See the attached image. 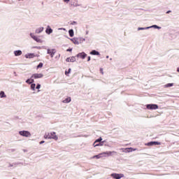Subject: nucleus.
<instances>
[{
    "mask_svg": "<svg viewBox=\"0 0 179 179\" xmlns=\"http://www.w3.org/2000/svg\"><path fill=\"white\" fill-rule=\"evenodd\" d=\"M45 139H54L55 141H58V136L55 131L50 133H46L44 136Z\"/></svg>",
    "mask_w": 179,
    "mask_h": 179,
    "instance_id": "nucleus-1",
    "label": "nucleus"
},
{
    "mask_svg": "<svg viewBox=\"0 0 179 179\" xmlns=\"http://www.w3.org/2000/svg\"><path fill=\"white\" fill-rule=\"evenodd\" d=\"M19 134L21 136H24L25 138H29V137L31 136V134L29 133V131H20Z\"/></svg>",
    "mask_w": 179,
    "mask_h": 179,
    "instance_id": "nucleus-2",
    "label": "nucleus"
},
{
    "mask_svg": "<svg viewBox=\"0 0 179 179\" xmlns=\"http://www.w3.org/2000/svg\"><path fill=\"white\" fill-rule=\"evenodd\" d=\"M103 157H108L110 156H113V155H117V152L115 151H106L102 152Z\"/></svg>",
    "mask_w": 179,
    "mask_h": 179,
    "instance_id": "nucleus-3",
    "label": "nucleus"
},
{
    "mask_svg": "<svg viewBox=\"0 0 179 179\" xmlns=\"http://www.w3.org/2000/svg\"><path fill=\"white\" fill-rule=\"evenodd\" d=\"M110 177H112V178H114V179H121V178H123L124 174L114 173L110 174Z\"/></svg>",
    "mask_w": 179,
    "mask_h": 179,
    "instance_id": "nucleus-4",
    "label": "nucleus"
},
{
    "mask_svg": "<svg viewBox=\"0 0 179 179\" xmlns=\"http://www.w3.org/2000/svg\"><path fill=\"white\" fill-rule=\"evenodd\" d=\"M146 107L148 108V110H157V108H159V106L157 104H148L146 105Z\"/></svg>",
    "mask_w": 179,
    "mask_h": 179,
    "instance_id": "nucleus-5",
    "label": "nucleus"
},
{
    "mask_svg": "<svg viewBox=\"0 0 179 179\" xmlns=\"http://www.w3.org/2000/svg\"><path fill=\"white\" fill-rule=\"evenodd\" d=\"M29 36L31 38H33V40H34V41H36V43H43V41L35 36L33 33H31Z\"/></svg>",
    "mask_w": 179,
    "mask_h": 179,
    "instance_id": "nucleus-6",
    "label": "nucleus"
},
{
    "mask_svg": "<svg viewBox=\"0 0 179 179\" xmlns=\"http://www.w3.org/2000/svg\"><path fill=\"white\" fill-rule=\"evenodd\" d=\"M55 52H57L55 49H47V54L50 55L51 58H54V55H55Z\"/></svg>",
    "mask_w": 179,
    "mask_h": 179,
    "instance_id": "nucleus-7",
    "label": "nucleus"
},
{
    "mask_svg": "<svg viewBox=\"0 0 179 179\" xmlns=\"http://www.w3.org/2000/svg\"><path fill=\"white\" fill-rule=\"evenodd\" d=\"M43 73H34L31 76V78L32 79H41V78H43Z\"/></svg>",
    "mask_w": 179,
    "mask_h": 179,
    "instance_id": "nucleus-8",
    "label": "nucleus"
},
{
    "mask_svg": "<svg viewBox=\"0 0 179 179\" xmlns=\"http://www.w3.org/2000/svg\"><path fill=\"white\" fill-rule=\"evenodd\" d=\"M77 58L81 57L82 59H85L86 57H87V55L85 53V52H80L76 55Z\"/></svg>",
    "mask_w": 179,
    "mask_h": 179,
    "instance_id": "nucleus-9",
    "label": "nucleus"
},
{
    "mask_svg": "<svg viewBox=\"0 0 179 179\" xmlns=\"http://www.w3.org/2000/svg\"><path fill=\"white\" fill-rule=\"evenodd\" d=\"M154 145H161V143L157 141H150L145 144L146 146H153Z\"/></svg>",
    "mask_w": 179,
    "mask_h": 179,
    "instance_id": "nucleus-10",
    "label": "nucleus"
},
{
    "mask_svg": "<svg viewBox=\"0 0 179 179\" xmlns=\"http://www.w3.org/2000/svg\"><path fill=\"white\" fill-rule=\"evenodd\" d=\"M135 150H136V148H125V150H123V152H126V153H129V152H135Z\"/></svg>",
    "mask_w": 179,
    "mask_h": 179,
    "instance_id": "nucleus-11",
    "label": "nucleus"
},
{
    "mask_svg": "<svg viewBox=\"0 0 179 179\" xmlns=\"http://www.w3.org/2000/svg\"><path fill=\"white\" fill-rule=\"evenodd\" d=\"M70 40L71 41H72V43H73V44L79 45V40L78 39V38H71Z\"/></svg>",
    "mask_w": 179,
    "mask_h": 179,
    "instance_id": "nucleus-12",
    "label": "nucleus"
},
{
    "mask_svg": "<svg viewBox=\"0 0 179 179\" xmlns=\"http://www.w3.org/2000/svg\"><path fill=\"white\" fill-rule=\"evenodd\" d=\"M43 30H44V27H41L36 29L35 33L36 34H40V33H42V31H43Z\"/></svg>",
    "mask_w": 179,
    "mask_h": 179,
    "instance_id": "nucleus-13",
    "label": "nucleus"
},
{
    "mask_svg": "<svg viewBox=\"0 0 179 179\" xmlns=\"http://www.w3.org/2000/svg\"><path fill=\"white\" fill-rule=\"evenodd\" d=\"M45 33L47 34H51V33H52V29H51V27H50V25H48L45 29Z\"/></svg>",
    "mask_w": 179,
    "mask_h": 179,
    "instance_id": "nucleus-14",
    "label": "nucleus"
},
{
    "mask_svg": "<svg viewBox=\"0 0 179 179\" xmlns=\"http://www.w3.org/2000/svg\"><path fill=\"white\" fill-rule=\"evenodd\" d=\"M103 152L97 155H94L92 157V159H101V157H104V156L103 155Z\"/></svg>",
    "mask_w": 179,
    "mask_h": 179,
    "instance_id": "nucleus-15",
    "label": "nucleus"
},
{
    "mask_svg": "<svg viewBox=\"0 0 179 179\" xmlns=\"http://www.w3.org/2000/svg\"><path fill=\"white\" fill-rule=\"evenodd\" d=\"M26 83H28V85H31V83H34V79L31 76L30 78L26 80Z\"/></svg>",
    "mask_w": 179,
    "mask_h": 179,
    "instance_id": "nucleus-16",
    "label": "nucleus"
},
{
    "mask_svg": "<svg viewBox=\"0 0 179 179\" xmlns=\"http://www.w3.org/2000/svg\"><path fill=\"white\" fill-rule=\"evenodd\" d=\"M34 57H35L34 53H28V54L25 55V58L31 59V58H34Z\"/></svg>",
    "mask_w": 179,
    "mask_h": 179,
    "instance_id": "nucleus-17",
    "label": "nucleus"
},
{
    "mask_svg": "<svg viewBox=\"0 0 179 179\" xmlns=\"http://www.w3.org/2000/svg\"><path fill=\"white\" fill-rule=\"evenodd\" d=\"M14 55L15 57H20V55H22V50H15Z\"/></svg>",
    "mask_w": 179,
    "mask_h": 179,
    "instance_id": "nucleus-18",
    "label": "nucleus"
},
{
    "mask_svg": "<svg viewBox=\"0 0 179 179\" xmlns=\"http://www.w3.org/2000/svg\"><path fill=\"white\" fill-rule=\"evenodd\" d=\"M79 44H82V43H85L86 39L82 37L78 38Z\"/></svg>",
    "mask_w": 179,
    "mask_h": 179,
    "instance_id": "nucleus-19",
    "label": "nucleus"
},
{
    "mask_svg": "<svg viewBox=\"0 0 179 179\" xmlns=\"http://www.w3.org/2000/svg\"><path fill=\"white\" fill-rule=\"evenodd\" d=\"M91 55H100V52H99L97 50H92L90 52Z\"/></svg>",
    "mask_w": 179,
    "mask_h": 179,
    "instance_id": "nucleus-20",
    "label": "nucleus"
},
{
    "mask_svg": "<svg viewBox=\"0 0 179 179\" xmlns=\"http://www.w3.org/2000/svg\"><path fill=\"white\" fill-rule=\"evenodd\" d=\"M104 145V141H101L100 143H98L95 145H93V146L94 148L97 147V146H103Z\"/></svg>",
    "mask_w": 179,
    "mask_h": 179,
    "instance_id": "nucleus-21",
    "label": "nucleus"
},
{
    "mask_svg": "<svg viewBox=\"0 0 179 179\" xmlns=\"http://www.w3.org/2000/svg\"><path fill=\"white\" fill-rule=\"evenodd\" d=\"M0 97L1 99L6 98V94H5V92H0Z\"/></svg>",
    "mask_w": 179,
    "mask_h": 179,
    "instance_id": "nucleus-22",
    "label": "nucleus"
},
{
    "mask_svg": "<svg viewBox=\"0 0 179 179\" xmlns=\"http://www.w3.org/2000/svg\"><path fill=\"white\" fill-rule=\"evenodd\" d=\"M101 141H103V138L101 137H100L99 138L96 139L94 142L93 145H96V143H99L100 142H102Z\"/></svg>",
    "mask_w": 179,
    "mask_h": 179,
    "instance_id": "nucleus-23",
    "label": "nucleus"
},
{
    "mask_svg": "<svg viewBox=\"0 0 179 179\" xmlns=\"http://www.w3.org/2000/svg\"><path fill=\"white\" fill-rule=\"evenodd\" d=\"M150 27V29H162V27H160L157 25H152V26H150V27Z\"/></svg>",
    "mask_w": 179,
    "mask_h": 179,
    "instance_id": "nucleus-24",
    "label": "nucleus"
},
{
    "mask_svg": "<svg viewBox=\"0 0 179 179\" xmlns=\"http://www.w3.org/2000/svg\"><path fill=\"white\" fill-rule=\"evenodd\" d=\"M69 34L70 37H73V36H74L73 29H70L69 31Z\"/></svg>",
    "mask_w": 179,
    "mask_h": 179,
    "instance_id": "nucleus-25",
    "label": "nucleus"
},
{
    "mask_svg": "<svg viewBox=\"0 0 179 179\" xmlns=\"http://www.w3.org/2000/svg\"><path fill=\"white\" fill-rule=\"evenodd\" d=\"M148 29H150V27H138V30H148Z\"/></svg>",
    "mask_w": 179,
    "mask_h": 179,
    "instance_id": "nucleus-26",
    "label": "nucleus"
},
{
    "mask_svg": "<svg viewBox=\"0 0 179 179\" xmlns=\"http://www.w3.org/2000/svg\"><path fill=\"white\" fill-rule=\"evenodd\" d=\"M173 86H174L173 83H168V84L164 85V87H171Z\"/></svg>",
    "mask_w": 179,
    "mask_h": 179,
    "instance_id": "nucleus-27",
    "label": "nucleus"
},
{
    "mask_svg": "<svg viewBox=\"0 0 179 179\" xmlns=\"http://www.w3.org/2000/svg\"><path fill=\"white\" fill-rule=\"evenodd\" d=\"M31 90H36V84L35 83H31Z\"/></svg>",
    "mask_w": 179,
    "mask_h": 179,
    "instance_id": "nucleus-28",
    "label": "nucleus"
},
{
    "mask_svg": "<svg viewBox=\"0 0 179 179\" xmlns=\"http://www.w3.org/2000/svg\"><path fill=\"white\" fill-rule=\"evenodd\" d=\"M70 59L71 62H75V61H76V57H71Z\"/></svg>",
    "mask_w": 179,
    "mask_h": 179,
    "instance_id": "nucleus-29",
    "label": "nucleus"
},
{
    "mask_svg": "<svg viewBox=\"0 0 179 179\" xmlns=\"http://www.w3.org/2000/svg\"><path fill=\"white\" fill-rule=\"evenodd\" d=\"M64 103H71V98H66L64 101Z\"/></svg>",
    "mask_w": 179,
    "mask_h": 179,
    "instance_id": "nucleus-30",
    "label": "nucleus"
},
{
    "mask_svg": "<svg viewBox=\"0 0 179 179\" xmlns=\"http://www.w3.org/2000/svg\"><path fill=\"white\" fill-rule=\"evenodd\" d=\"M73 6H75V7L82 6V4L78 3V2L73 3Z\"/></svg>",
    "mask_w": 179,
    "mask_h": 179,
    "instance_id": "nucleus-31",
    "label": "nucleus"
},
{
    "mask_svg": "<svg viewBox=\"0 0 179 179\" xmlns=\"http://www.w3.org/2000/svg\"><path fill=\"white\" fill-rule=\"evenodd\" d=\"M32 48H36L37 50H41V46H34Z\"/></svg>",
    "mask_w": 179,
    "mask_h": 179,
    "instance_id": "nucleus-32",
    "label": "nucleus"
},
{
    "mask_svg": "<svg viewBox=\"0 0 179 179\" xmlns=\"http://www.w3.org/2000/svg\"><path fill=\"white\" fill-rule=\"evenodd\" d=\"M37 68H43V63H39V64L37 66Z\"/></svg>",
    "mask_w": 179,
    "mask_h": 179,
    "instance_id": "nucleus-33",
    "label": "nucleus"
},
{
    "mask_svg": "<svg viewBox=\"0 0 179 179\" xmlns=\"http://www.w3.org/2000/svg\"><path fill=\"white\" fill-rule=\"evenodd\" d=\"M71 69H69V71L65 72V75H68V73H71Z\"/></svg>",
    "mask_w": 179,
    "mask_h": 179,
    "instance_id": "nucleus-34",
    "label": "nucleus"
},
{
    "mask_svg": "<svg viewBox=\"0 0 179 179\" xmlns=\"http://www.w3.org/2000/svg\"><path fill=\"white\" fill-rule=\"evenodd\" d=\"M66 62H71V57H67V58L66 59Z\"/></svg>",
    "mask_w": 179,
    "mask_h": 179,
    "instance_id": "nucleus-35",
    "label": "nucleus"
},
{
    "mask_svg": "<svg viewBox=\"0 0 179 179\" xmlns=\"http://www.w3.org/2000/svg\"><path fill=\"white\" fill-rule=\"evenodd\" d=\"M41 87V85L37 84L36 89H40Z\"/></svg>",
    "mask_w": 179,
    "mask_h": 179,
    "instance_id": "nucleus-36",
    "label": "nucleus"
},
{
    "mask_svg": "<svg viewBox=\"0 0 179 179\" xmlns=\"http://www.w3.org/2000/svg\"><path fill=\"white\" fill-rule=\"evenodd\" d=\"M64 1V2H65L66 3H69V1H71V0H63Z\"/></svg>",
    "mask_w": 179,
    "mask_h": 179,
    "instance_id": "nucleus-37",
    "label": "nucleus"
},
{
    "mask_svg": "<svg viewBox=\"0 0 179 179\" xmlns=\"http://www.w3.org/2000/svg\"><path fill=\"white\" fill-rule=\"evenodd\" d=\"M58 30H64L65 31L66 29L65 28H59Z\"/></svg>",
    "mask_w": 179,
    "mask_h": 179,
    "instance_id": "nucleus-38",
    "label": "nucleus"
},
{
    "mask_svg": "<svg viewBox=\"0 0 179 179\" xmlns=\"http://www.w3.org/2000/svg\"><path fill=\"white\" fill-rule=\"evenodd\" d=\"M66 51L71 52V51H72V48L67 49Z\"/></svg>",
    "mask_w": 179,
    "mask_h": 179,
    "instance_id": "nucleus-39",
    "label": "nucleus"
},
{
    "mask_svg": "<svg viewBox=\"0 0 179 179\" xmlns=\"http://www.w3.org/2000/svg\"><path fill=\"white\" fill-rule=\"evenodd\" d=\"M45 141H41L39 143H40V145H43V143H45Z\"/></svg>",
    "mask_w": 179,
    "mask_h": 179,
    "instance_id": "nucleus-40",
    "label": "nucleus"
},
{
    "mask_svg": "<svg viewBox=\"0 0 179 179\" xmlns=\"http://www.w3.org/2000/svg\"><path fill=\"white\" fill-rule=\"evenodd\" d=\"M90 59H91V57H90V56H89V57H87V61H88V62L90 61Z\"/></svg>",
    "mask_w": 179,
    "mask_h": 179,
    "instance_id": "nucleus-41",
    "label": "nucleus"
},
{
    "mask_svg": "<svg viewBox=\"0 0 179 179\" xmlns=\"http://www.w3.org/2000/svg\"><path fill=\"white\" fill-rule=\"evenodd\" d=\"M166 13H167V14L171 13V10H168V11L166 12Z\"/></svg>",
    "mask_w": 179,
    "mask_h": 179,
    "instance_id": "nucleus-42",
    "label": "nucleus"
},
{
    "mask_svg": "<svg viewBox=\"0 0 179 179\" xmlns=\"http://www.w3.org/2000/svg\"><path fill=\"white\" fill-rule=\"evenodd\" d=\"M34 57H40V55H35V56Z\"/></svg>",
    "mask_w": 179,
    "mask_h": 179,
    "instance_id": "nucleus-43",
    "label": "nucleus"
},
{
    "mask_svg": "<svg viewBox=\"0 0 179 179\" xmlns=\"http://www.w3.org/2000/svg\"><path fill=\"white\" fill-rule=\"evenodd\" d=\"M100 71H101V72H102V73H103V69H101Z\"/></svg>",
    "mask_w": 179,
    "mask_h": 179,
    "instance_id": "nucleus-44",
    "label": "nucleus"
},
{
    "mask_svg": "<svg viewBox=\"0 0 179 179\" xmlns=\"http://www.w3.org/2000/svg\"><path fill=\"white\" fill-rule=\"evenodd\" d=\"M177 72H179V67L177 69Z\"/></svg>",
    "mask_w": 179,
    "mask_h": 179,
    "instance_id": "nucleus-45",
    "label": "nucleus"
},
{
    "mask_svg": "<svg viewBox=\"0 0 179 179\" xmlns=\"http://www.w3.org/2000/svg\"><path fill=\"white\" fill-rule=\"evenodd\" d=\"M110 61H113V58H110Z\"/></svg>",
    "mask_w": 179,
    "mask_h": 179,
    "instance_id": "nucleus-46",
    "label": "nucleus"
},
{
    "mask_svg": "<svg viewBox=\"0 0 179 179\" xmlns=\"http://www.w3.org/2000/svg\"><path fill=\"white\" fill-rule=\"evenodd\" d=\"M109 57L108 56H106V58H108Z\"/></svg>",
    "mask_w": 179,
    "mask_h": 179,
    "instance_id": "nucleus-47",
    "label": "nucleus"
},
{
    "mask_svg": "<svg viewBox=\"0 0 179 179\" xmlns=\"http://www.w3.org/2000/svg\"><path fill=\"white\" fill-rule=\"evenodd\" d=\"M88 31L86 32V34H87Z\"/></svg>",
    "mask_w": 179,
    "mask_h": 179,
    "instance_id": "nucleus-48",
    "label": "nucleus"
},
{
    "mask_svg": "<svg viewBox=\"0 0 179 179\" xmlns=\"http://www.w3.org/2000/svg\"><path fill=\"white\" fill-rule=\"evenodd\" d=\"M18 1H23V0H18Z\"/></svg>",
    "mask_w": 179,
    "mask_h": 179,
    "instance_id": "nucleus-49",
    "label": "nucleus"
}]
</instances>
